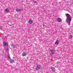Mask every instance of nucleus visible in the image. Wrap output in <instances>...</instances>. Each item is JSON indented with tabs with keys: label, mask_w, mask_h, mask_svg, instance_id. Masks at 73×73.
<instances>
[{
	"label": "nucleus",
	"mask_w": 73,
	"mask_h": 73,
	"mask_svg": "<svg viewBox=\"0 0 73 73\" xmlns=\"http://www.w3.org/2000/svg\"><path fill=\"white\" fill-rule=\"evenodd\" d=\"M65 15L67 17V19L66 20V23H68V25H70V22L72 19V17L69 14H66Z\"/></svg>",
	"instance_id": "f257e3e1"
},
{
	"label": "nucleus",
	"mask_w": 73,
	"mask_h": 73,
	"mask_svg": "<svg viewBox=\"0 0 73 73\" xmlns=\"http://www.w3.org/2000/svg\"><path fill=\"white\" fill-rule=\"evenodd\" d=\"M41 66L40 65L38 64L36 67L35 69L36 70H38L39 69H40V68Z\"/></svg>",
	"instance_id": "f03ea898"
},
{
	"label": "nucleus",
	"mask_w": 73,
	"mask_h": 73,
	"mask_svg": "<svg viewBox=\"0 0 73 73\" xmlns=\"http://www.w3.org/2000/svg\"><path fill=\"white\" fill-rule=\"evenodd\" d=\"M3 45L5 46H8V43L5 42H3Z\"/></svg>",
	"instance_id": "7ed1b4c3"
},
{
	"label": "nucleus",
	"mask_w": 73,
	"mask_h": 73,
	"mask_svg": "<svg viewBox=\"0 0 73 73\" xmlns=\"http://www.w3.org/2000/svg\"><path fill=\"white\" fill-rule=\"evenodd\" d=\"M57 21L59 23H61V22H62V19L61 18H59L57 19Z\"/></svg>",
	"instance_id": "20e7f679"
},
{
	"label": "nucleus",
	"mask_w": 73,
	"mask_h": 73,
	"mask_svg": "<svg viewBox=\"0 0 73 73\" xmlns=\"http://www.w3.org/2000/svg\"><path fill=\"white\" fill-rule=\"evenodd\" d=\"M50 52H51V54H54V50H50Z\"/></svg>",
	"instance_id": "39448f33"
},
{
	"label": "nucleus",
	"mask_w": 73,
	"mask_h": 73,
	"mask_svg": "<svg viewBox=\"0 0 73 73\" xmlns=\"http://www.w3.org/2000/svg\"><path fill=\"white\" fill-rule=\"evenodd\" d=\"M6 12V13H9V9H7L5 10V12Z\"/></svg>",
	"instance_id": "423d86ee"
},
{
	"label": "nucleus",
	"mask_w": 73,
	"mask_h": 73,
	"mask_svg": "<svg viewBox=\"0 0 73 73\" xmlns=\"http://www.w3.org/2000/svg\"><path fill=\"white\" fill-rule=\"evenodd\" d=\"M33 22V20H29V24H32Z\"/></svg>",
	"instance_id": "0eeeda50"
},
{
	"label": "nucleus",
	"mask_w": 73,
	"mask_h": 73,
	"mask_svg": "<svg viewBox=\"0 0 73 73\" xmlns=\"http://www.w3.org/2000/svg\"><path fill=\"white\" fill-rule=\"evenodd\" d=\"M59 42V40H57L55 42V45H58Z\"/></svg>",
	"instance_id": "6e6552de"
},
{
	"label": "nucleus",
	"mask_w": 73,
	"mask_h": 73,
	"mask_svg": "<svg viewBox=\"0 0 73 73\" xmlns=\"http://www.w3.org/2000/svg\"><path fill=\"white\" fill-rule=\"evenodd\" d=\"M10 62L11 64H12L14 62V60L13 59H10Z\"/></svg>",
	"instance_id": "1a4fd4ad"
},
{
	"label": "nucleus",
	"mask_w": 73,
	"mask_h": 73,
	"mask_svg": "<svg viewBox=\"0 0 73 73\" xmlns=\"http://www.w3.org/2000/svg\"><path fill=\"white\" fill-rule=\"evenodd\" d=\"M27 55V53L25 52H23V56H25Z\"/></svg>",
	"instance_id": "9d476101"
},
{
	"label": "nucleus",
	"mask_w": 73,
	"mask_h": 73,
	"mask_svg": "<svg viewBox=\"0 0 73 73\" xmlns=\"http://www.w3.org/2000/svg\"><path fill=\"white\" fill-rule=\"evenodd\" d=\"M50 68L53 72H55V69H54V68L53 67H51Z\"/></svg>",
	"instance_id": "9b49d317"
},
{
	"label": "nucleus",
	"mask_w": 73,
	"mask_h": 73,
	"mask_svg": "<svg viewBox=\"0 0 73 73\" xmlns=\"http://www.w3.org/2000/svg\"><path fill=\"white\" fill-rule=\"evenodd\" d=\"M21 11V9H16V11H18V12H19V11Z\"/></svg>",
	"instance_id": "f8f14e48"
},
{
	"label": "nucleus",
	"mask_w": 73,
	"mask_h": 73,
	"mask_svg": "<svg viewBox=\"0 0 73 73\" xmlns=\"http://www.w3.org/2000/svg\"><path fill=\"white\" fill-rule=\"evenodd\" d=\"M73 37V36L72 35H70V38H72Z\"/></svg>",
	"instance_id": "ddd939ff"
},
{
	"label": "nucleus",
	"mask_w": 73,
	"mask_h": 73,
	"mask_svg": "<svg viewBox=\"0 0 73 73\" xmlns=\"http://www.w3.org/2000/svg\"><path fill=\"white\" fill-rule=\"evenodd\" d=\"M13 48H16V46L15 45H14L13 46Z\"/></svg>",
	"instance_id": "4468645a"
},
{
	"label": "nucleus",
	"mask_w": 73,
	"mask_h": 73,
	"mask_svg": "<svg viewBox=\"0 0 73 73\" xmlns=\"http://www.w3.org/2000/svg\"><path fill=\"white\" fill-rule=\"evenodd\" d=\"M8 58H9V59H10V60L11 59V58H10V57H9V56H8L7 57Z\"/></svg>",
	"instance_id": "2eb2a0df"
},
{
	"label": "nucleus",
	"mask_w": 73,
	"mask_h": 73,
	"mask_svg": "<svg viewBox=\"0 0 73 73\" xmlns=\"http://www.w3.org/2000/svg\"><path fill=\"white\" fill-rule=\"evenodd\" d=\"M35 3H37V2L35 1Z\"/></svg>",
	"instance_id": "dca6fc26"
}]
</instances>
